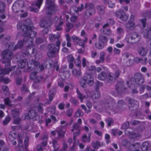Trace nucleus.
<instances>
[{"mask_svg":"<svg viewBox=\"0 0 151 151\" xmlns=\"http://www.w3.org/2000/svg\"><path fill=\"white\" fill-rule=\"evenodd\" d=\"M33 27H32L30 29H28L27 30L23 31L24 32L23 34V36H24V41L26 40V42L27 40V44L29 47L35 46L33 38L36 37L37 33L35 31L32 30Z\"/></svg>","mask_w":151,"mask_h":151,"instance_id":"1","label":"nucleus"},{"mask_svg":"<svg viewBox=\"0 0 151 151\" xmlns=\"http://www.w3.org/2000/svg\"><path fill=\"white\" fill-rule=\"evenodd\" d=\"M56 45L54 43L48 45L47 47L48 52L47 54L49 57L54 58L55 56V55L58 53L60 43L58 40L56 41Z\"/></svg>","mask_w":151,"mask_h":151,"instance_id":"2","label":"nucleus"},{"mask_svg":"<svg viewBox=\"0 0 151 151\" xmlns=\"http://www.w3.org/2000/svg\"><path fill=\"white\" fill-rule=\"evenodd\" d=\"M105 108L107 111H111L115 112H118L116 102L114 99L110 97H109L104 102Z\"/></svg>","mask_w":151,"mask_h":151,"instance_id":"3","label":"nucleus"},{"mask_svg":"<svg viewBox=\"0 0 151 151\" xmlns=\"http://www.w3.org/2000/svg\"><path fill=\"white\" fill-rule=\"evenodd\" d=\"M45 7L46 9L47 10L46 14L48 15H55L58 10V6L52 0H46Z\"/></svg>","mask_w":151,"mask_h":151,"instance_id":"4","label":"nucleus"},{"mask_svg":"<svg viewBox=\"0 0 151 151\" xmlns=\"http://www.w3.org/2000/svg\"><path fill=\"white\" fill-rule=\"evenodd\" d=\"M1 62L4 64L6 63L7 66H10L11 60L13 56L12 52L9 50L5 49L1 52Z\"/></svg>","mask_w":151,"mask_h":151,"instance_id":"5","label":"nucleus"},{"mask_svg":"<svg viewBox=\"0 0 151 151\" xmlns=\"http://www.w3.org/2000/svg\"><path fill=\"white\" fill-rule=\"evenodd\" d=\"M141 35L136 32H132L127 35L126 40L129 44L135 43L138 42L141 39Z\"/></svg>","mask_w":151,"mask_h":151,"instance_id":"6","label":"nucleus"},{"mask_svg":"<svg viewBox=\"0 0 151 151\" xmlns=\"http://www.w3.org/2000/svg\"><path fill=\"white\" fill-rule=\"evenodd\" d=\"M130 81L132 84L139 86L144 83V79L141 74L137 73L134 75V78H131Z\"/></svg>","mask_w":151,"mask_h":151,"instance_id":"7","label":"nucleus"},{"mask_svg":"<svg viewBox=\"0 0 151 151\" xmlns=\"http://www.w3.org/2000/svg\"><path fill=\"white\" fill-rule=\"evenodd\" d=\"M4 34L0 35V41H2V44L5 45L6 47H8L10 50L12 49L14 50V43L12 42H10L9 44H7L8 42L10 41L11 37L9 36L4 37Z\"/></svg>","mask_w":151,"mask_h":151,"instance_id":"8","label":"nucleus"},{"mask_svg":"<svg viewBox=\"0 0 151 151\" xmlns=\"http://www.w3.org/2000/svg\"><path fill=\"white\" fill-rule=\"evenodd\" d=\"M31 22L30 19H27L23 21V24L21 25V23H19L17 25V27L22 29V31L27 30L28 29H30L32 28V27H33V26H29Z\"/></svg>","mask_w":151,"mask_h":151,"instance_id":"9","label":"nucleus"},{"mask_svg":"<svg viewBox=\"0 0 151 151\" xmlns=\"http://www.w3.org/2000/svg\"><path fill=\"white\" fill-rule=\"evenodd\" d=\"M134 16L133 15H131L130 17V19L129 20L126 24V27L127 30L132 31L135 27V24L134 23Z\"/></svg>","mask_w":151,"mask_h":151,"instance_id":"10","label":"nucleus"},{"mask_svg":"<svg viewBox=\"0 0 151 151\" xmlns=\"http://www.w3.org/2000/svg\"><path fill=\"white\" fill-rule=\"evenodd\" d=\"M115 14L116 17L124 21H126L128 19V17L124 11L121 9L117 10L115 12Z\"/></svg>","mask_w":151,"mask_h":151,"instance_id":"11","label":"nucleus"},{"mask_svg":"<svg viewBox=\"0 0 151 151\" xmlns=\"http://www.w3.org/2000/svg\"><path fill=\"white\" fill-rule=\"evenodd\" d=\"M129 108L132 110H136L138 107V103L135 99H129L128 100Z\"/></svg>","mask_w":151,"mask_h":151,"instance_id":"12","label":"nucleus"},{"mask_svg":"<svg viewBox=\"0 0 151 151\" xmlns=\"http://www.w3.org/2000/svg\"><path fill=\"white\" fill-rule=\"evenodd\" d=\"M124 83L123 81H119L116 84V89L118 93H120L125 89L124 86Z\"/></svg>","mask_w":151,"mask_h":151,"instance_id":"13","label":"nucleus"},{"mask_svg":"<svg viewBox=\"0 0 151 151\" xmlns=\"http://www.w3.org/2000/svg\"><path fill=\"white\" fill-rule=\"evenodd\" d=\"M83 78L89 85L91 86L93 84V78L91 74L88 73H86Z\"/></svg>","mask_w":151,"mask_h":151,"instance_id":"14","label":"nucleus"},{"mask_svg":"<svg viewBox=\"0 0 151 151\" xmlns=\"http://www.w3.org/2000/svg\"><path fill=\"white\" fill-rule=\"evenodd\" d=\"M52 19L50 17L47 20H43L40 21L39 23L40 26L42 28L50 27Z\"/></svg>","mask_w":151,"mask_h":151,"instance_id":"15","label":"nucleus"},{"mask_svg":"<svg viewBox=\"0 0 151 151\" xmlns=\"http://www.w3.org/2000/svg\"><path fill=\"white\" fill-rule=\"evenodd\" d=\"M43 0H36L33 4L38 7V9L30 8V10L31 11H33L35 13H37L38 12L39 9L40 8V6L42 4Z\"/></svg>","mask_w":151,"mask_h":151,"instance_id":"16","label":"nucleus"},{"mask_svg":"<svg viewBox=\"0 0 151 151\" xmlns=\"http://www.w3.org/2000/svg\"><path fill=\"white\" fill-rule=\"evenodd\" d=\"M32 62L36 66L35 69H37L36 70V73L39 72L44 69V67L42 64H40L39 63L33 60H32Z\"/></svg>","mask_w":151,"mask_h":151,"instance_id":"17","label":"nucleus"},{"mask_svg":"<svg viewBox=\"0 0 151 151\" xmlns=\"http://www.w3.org/2000/svg\"><path fill=\"white\" fill-rule=\"evenodd\" d=\"M109 26L108 23H106L102 27V29H101V32L104 35H110L111 33V31L110 29L106 27Z\"/></svg>","mask_w":151,"mask_h":151,"instance_id":"18","label":"nucleus"},{"mask_svg":"<svg viewBox=\"0 0 151 151\" xmlns=\"http://www.w3.org/2000/svg\"><path fill=\"white\" fill-rule=\"evenodd\" d=\"M125 132L126 134L129 135L132 139L136 137L137 136V134L134 133V130L132 129L125 130Z\"/></svg>","mask_w":151,"mask_h":151,"instance_id":"19","label":"nucleus"},{"mask_svg":"<svg viewBox=\"0 0 151 151\" xmlns=\"http://www.w3.org/2000/svg\"><path fill=\"white\" fill-rule=\"evenodd\" d=\"M15 67V66H14L9 68H6L4 69H2L0 68V75L1 74L5 75L9 74L10 71H12L13 68H14Z\"/></svg>","mask_w":151,"mask_h":151,"instance_id":"20","label":"nucleus"},{"mask_svg":"<svg viewBox=\"0 0 151 151\" xmlns=\"http://www.w3.org/2000/svg\"><path fill=\"white\" fill-rule=\"evenodd\" d=\"M112 68H116L114 76V79L116 80L119 78L121 74V71L119 68H117V66L116 65H113L112 66Z\"/></svg>","mask_w":151,"mask_h":151,"instance_id":"21","label":"nucleus"},{"mask_svg":"<svg viewBox=\"0 0 151 151\" xmlns=\"http://www.w3.org/2000/svg\"><path fill=\"white\" fill-rule=\"evenodd\" d=\"M148 52V49L143 47H140L138 50L139 54L142 56H145L147 53Z\"/></svg>","mask_w":151,"mask_h":151,"instance_id":"22","label":"nucleus"},{"mask_svg":"<svg viewBox=\"0 0 151 151\" xmlns=\"http://www.w3.org/2000/svg\"><path fill=\"white\" fill-rule=\"evenodd\" d=\"M96 8L98 14L100 15H103L104 14L106 7L104 6H97L96 7Z\"/></svg>","mask_w":151,"mask_h":151,"instance_id":"23","label":"nucleus"},{"mask_svg":"<svg viewBox=\"0 0 151 151\" xmlns=\"http://www.w3.org/2000/svg\"><path fill=\"white\" fill-rule=\"evenodd\" d=\"M17 134L13 131H10L9 133L8 139L10 142H13L17 137Z\"/></svg>","mask_w":151,"mask_h":151,"instance_id":"24","label":"nucleus"},{"mask_svg":"<svg viewBox=\"0 0 151 151\" xmlns=\"http://www.w3.org/2000/svg\"><path fill=\"white\" fill-rule=\"evenodd\" d=\"M108 39L104 35H101L99 37V41L106 45L107 43Z\"/></svg>","mask_w":151,"mask_h":151,"instance_id":"25","label":"nucleus"},{"mask_svg":"<svg viewBox=\"0 0 151 151\" xmlns=\"http://www.w3.org/2000/svg\"><path fill=\"white\" fill-rule=\"evenodd\" d=\"M27 40L26 42V40H25L24 42V40H23V42L22 40H21L16 45L14 46V50H16L17 48H21V47H22L24 44H25L27 42Z\"/></svg>","mask_w":151,"mask_h":151,"instance_id":"26","label":"nucleus"},{"mask_svg":"<svg viewBox=\"0 0 151 151\" xmlns=\"http://www.w3.org/2000/svg\"><path fill=\"white\" fill-rule=\"evenodd\" d=\"M107 74L104 72H101L98 75V78L100 80H104L107 77Z\"/></svg>","mask_w":151,"mask_h":151,"instance_id":"27","label":"nucleus"},{"mask_svg":"<svg viewBox=\"0 0 151 151\" xmlns=\"http://www.w3.org/2000/svg\"><path fill=\"white\" fill-rule=\"evenodd\" d=\"M106 78L107 81L110 83H113L116 80L111 73H108L107 77Z\"/></svg>","mask_w":151,"mask_h":151,"instance_id":"28","label":"nucleus"},{"mask_svg":"<svg viewBox=\"0 0 151 151\" xmlns=\"http://www.w3.org/2000/svg\"><path fill=\"white\" fill-rule=\"evenodd\" d=\"M56 91L55 89L53 88L51 89L49 92V97L50 101H51L53 99Z\"/></svg>","mask_w":151,"mask_h":151,"instance_id":"29","label":"nucleus"},{"mask_svg":"<svg viewBox=\"0 0 151 151\" xmlns=\"http://www.w3.org/2000/svg\"><path fill=\"white\" fill-rule=\"evenodd\" d=\"M95 13V9H90L86 10L85 13V15L87 17H90Z\"/></svg>","mask_w":151,"mask_h":151,"instance_id":"30","label":"nucleus"},{"mask_svg":"<svg viewBox=\"0 0 151 151\" xmlns=\"http://www.w3.org/2000/svg\"><path fill=\"white\" fill-rule=\"evenodd\" d=\"M60 37L59 35H52L51 34L49 35L50 40L52 42L55 41L56 39L58 40Z\"/></svg>","mask_w":151,"mask_h":151,"instance_id":"31","label":"nucleus"},{"mask_svg":"<svg viewBox=\"0 0 151 151\" xmlns=\"http://www.w3.org/2000/svg\"><path fill=\"white\" fill-rule=\"evenodd\" d=\"M19 114V109H14L12 110V116L16 117Z\"/></svg>","mask_w":151,"mask_h":151,"instance_id":"32","label":"nucleus"},{"mask_svg":"<svg viewBox=\"0 0 151 151\" xmlns=\"http://www.w3.org/2000/svg\"><path fill=\"white\" fill-rule=\"evenodd\" d=\"M26 59L25 58L21 60L18 64L19 67L21 68H24L26 65Z\"/></svg>","mask_w":151,"mask_h":151,"instance_id":"33","label":"nucleus"},{"mask_svg":"<svg viewBox=\"0 0 151 151\" xmlns=\"http://www.w3.org/2000/svg\"><path fill=\"white\" fill-rule=\"evenodd\" d=\"M149 146V143L147 142H143L141 146V150L142 151H147Z\"/></svg>","mask_w":151,"mask_h":151,"instance_id":"34","label":"nucleus"},{"mask_svg":"<svg viewBox=\"0 0 151 151\" xmlns=\"http://www.w3.org/2000/svg\"><path fill=\"white\" fill-rule=\"evenodd\" d=\"M91 134H89V135L87 137V135L84 134L82 136V141L83 142H86L87 141L89 142L91 140Z\"/></svg>","mask_w":151,"mask_h":151,"instance_id":"35","label":"nucleus"},{"mask_svg":"<svg viewBox=\"0 0 151 151\" xmlns=\"http://www.w3.org/2000/svg\"><path fill=\"white\" fill-rule=\"evenodd\" d=\"M100 96V93L98 91L93 92L91 97L93 99H98L99 98Z\"/></svg>","mask_w":151,"mask_h":151,"instance_id":"36","label":"nucleus"},{"mask_svg":"<svg viewBox=\"0 0 151 151\" xmlns=\"http://www.w3.org/2000/svg\"><path fill=\"white\" fill-rule=\"evenodd\" d=\"M73 129H71V132H73L75 131L81 130V125L76 122L73 126Z\"/></svg>","mask_w":151,"mask_h":151,"instance_id":"37","label":"nucleus"},{"mask_svg":"<svg viewBox=\"0 0 151 151\" xmlns=\"http://www.w3.org/2000/svg\"><path fill=\"white\" fill-rule=\"evenodd\" d=\"M21 8L17 4L14 3L13 5L12 9L14 12L17 13L20 11Z\"/></svg>","mask_w":151,"mask_h":151,"instance_id":"38","label":"nucleus"},{"mask_svg":"<svg viewBox=\"0 0 151 151\" xmlns=\"http://www.w3.org/2000/svg\"><path fill=\"white\" fill-rule=\"evenodd\" d=\"M125 105V103L124 101L123 100H121L119 101L117 104V110H118V109H119L123 110V106Z\"/></svg>","mask_w":151,"mask_h":151,"instance_id":"39","label":"nucleus"},{"mask_svg":"<svg viewBox=\"0 0 151 151\" xmlns=\"http://www.w3.org/2000/svg\"><path fill=\"white\" fill-rule=\"evenodd\" d=\"M76 91L78 98L80 99L81 101L82 102L83 99L86 98V96L82 94L78 88L76 89Z\"/></svg>","mask_w":151,"mask_h":151,"instance_id":"40","label":"nucleus"},{"mask_svg":"<svg viewBox=\"0 0 151 151\" xmlns=\"http://www.w3.org/2000/svg\"><path fill=\"white\" fill-rule=\"evenodd\" d=\"M85 7L86 9V10L90 9H95L94 6L91 3H86L85 5Z\"/></svg>","mask_w":151,"mask_h":151,"instance_id":"41","label":"nucleus"},{"mask_svg":"<svg viewBox=\"0 0 151 151\" xmlns=\"http://www.w3.org/2000/svg\"><path fill=\"white\" fill-rule=\"evenodd\" d=\"M23 141L20 137L18 139V147L20 151H22L24 150L23 146L22 144Z\"/></svg>","mask_w":151,"mask_h":151,"instance_id":"42","label":"nucleus"},{"mask_svg":"<svg viewBox=\"0 0 151 151\" xmlns=\"http://www.w3.org/2000/svg\"><path fill=\"white\" fill-rule=\"evenodd\" d=\"M91 145L93 148L96 149H98L101 146L100 142L98 141H96L95 142H92Z\"/></svg>","mask_w":151,"mask_h":151,"instance_id":"43","label":"nucleus"},{"mask_svg":"<svg viewBox=\"0 0 151 151\" xmlns=\"http://www.w3.org/2000/svg\"><path fill=\"white\" fill-rule=\"evenodd\" d=\"M57 132L58 137V138L60 139V137H64L65 132L61 129H60L59 130H57Z\"/></svg>","mask_w":151,"mask_h":151,"instance_id":"44","label":"nucleus"},{"mask_svg":"<svg viewBox=\"0 0 151 151\" xmlns=\"http://www.w3.org/2000/svg\"><path fill=\"white\" fill-rule=\"evenodd\" d=\"M86 83V81L83 78H81L80 80V84L81 87L83 88H86L87 86Z\"/></svg>","mask_w":151,"mask_h":151,"instance_id":"45","label":"nucleus"},{"mask_svg":"<svg viewBox=\"0 0 151 151\" xmlns=\"http://www.w3.org/2000/svg\"><path fill=\"white\" fill-rule=\"evenodd\" d=\"M34 46H31L30 47H29V46L28 45V47L29 48L30 50H31V48H32V54H34V55L35 57V58H37V55L38 54H39V53H37V49L36 48L33 47Z\"/></svg>","mask_w":151,"mask_h":151,"instance_id":"46","label":"nucleus"},{"mask_svg":"<svg viewBox=\"0 0 151 151\" xmlns=\"http://www.w3.org/2000/svg\"><path fill=\"white\" fill-rule=\"evenodd\" d=\"M105 45L102 43L99 42V41L98 42L95 43V44L96 47L99 50L102 49Z\"/></svg>","mask_w":151,"mask_h":151,"instance_id":"47","label":"nucleus"},{"mask_svg":"<svg viewBox=\"0 0 151 151\" xmlns=\"http://www.w3.org/2000/svg\"><path fill=\"white\" fill-rule=\"evenodd\" d=\"M143 35L145 37L151 39V30H145L144 32Z\"/></svg>","mask_w":151,"mask_h":151,"instance_id":"48","label":"nucleus"},{"mask_svg":"<svg viewBox=\"0 0 151 151\" xmlns=\"http://www.w3.org/2000/svg\"><path fill=\"white\" fill-rule=\"evenodd\" d=\"M106 122L108 127H110L114 123L113 120L110 118H108L105 120Z\"/></svg>","mask_w":151,"mask_h":151,"instance_id":"49","label":"nucleus"},{"mask_svg":"<svg viewBox=\"0 0 151 151\" xmlns=\"http://www.w3.org/2000/svg\"><path fill=\"white\" fill-rule=\"evenodd\" d=\"M11 118L9 116H6L5 119L3 121V124L4 125H6L11 121Z\"/></svg>","mask_w":151,"mask_h":151,"instance_id":"50","label":"nucleus"},{"mask_svg":"<svg viewBox=\"0 0 151 151\" xmlns=\"http://www.w3.org/2000/svg\"><path fill=\"white\" fill-rule=\"evenodd\" d=\"M21 91L23 93L28 92L29 91L27 86L25 84L23 85L22 87L21 88Z\"/></svg>","mask_w":151,"mask_h":151,"instance_id":"51","label":"nucleus"},{"mask_svg":"<svg viewBox=\"0 0 151 151\" xmlns=\"http://www.w3.org/2000/svg\"><path fill=\"white\" fill-rule=\"evenodd\" d=\"M43 104L42 103H40L37 106L38 111L39 112L42 113L43 111Z\"/></svg>","mask_w":151,"mask_h":151,"instance_id":"52","label":"nucleus"},{"mask_svg":"<svg viewBox=\"0 0 151 151\" xmlns=\"http://www.w3.org/2000/svg\"><path fill=\"white\" fill-rule=\"evenodd\" d=\"M28 115L29 118H33L36 116V112L34 111L30 110L28 113Z\"/></svg>","mask_w":151,"mask_h":151,"instance_id":"53","label":"nucleus"},{"mask_svg":"<svg viewBox=\"0 0 151 151\" xmlns=\"http://www.w3.org/2000/svg\"><path fill=\"white\" fill-rule=\"evenodd\" d=\"M72 72L73 74L77 75L78 78L81 75V72L79 70H77L76 69H74Z\"/></svg>","mask_w":151,"mask_h":151,"instance_id":"54","label":"nucleus"},{"mask_svg":"<svg viewBox=\"0 0 151 151\" xmlns=\"http://www.w3.org/2000/svg\"><path fill=\"white\" fill-rule=\"evenodd\" d=\"M0 82H3L7 84L9 83L10 81L8 78H5L1 76L0 77Z\"/></svg>","mask_w":151,"mask_h":151,"instance_id":"55","label":"nucleus"},{"mask_svg":"<svg viewBox=\"0 0 151 151\" xmlns=\"http://www.w3.org/2000/svg\"><path fill=\"white\" fill-rule=\"evenodd\" d=\"M4 101L6 104L9 106H12V105L11 104V101L8 97L4 99Z\"/></svg>","mask_w":151,"mask_h":151,"instance_id":"56","label":"nucleus"},{"mask_svg":"<svg viewBox=\"0 0 151 151\" xmlns=\"http://www.w3.org/2000/svg\"><path fill=\"white\" fill-rule=\"evenodd\" d=\"M5 7V4L4 3L0 1V12L3 13Z\"/></svg>","mask_w":151,"mask_h":151,"instance_id":"57","label":"nucleus"},{"mask_svg":"<svg viewBox=\"0 0 151 151\" xmlns=\"http://www.w3.org/2000/svg\"><path fill=\"white\" fill-rule=\"evenodd\" d=\"M82 64L84 68L87 67L89 65V63L88 61L86 60L85 58H83L82 60Z\"/></svg>","mask_w":151,"mask_h":151,"instance_id":"58","label":"nucleus"},{"mask_svg":"<svg viewBox=\"0 0 151 151\" xmlns=\"http://www.w3.org/2000/svg\"><path fill=\"white\" fill-rule=\"evenodd\" d=\"M80 56H78L74 61L75 64L79 67H80L81 65V61L80 60Z\"/></svg>","mask_w":151,"mask_h":151,"instance_id":"59","label":"nucleus"},{"mask_svg":"<svg viewBox=\"0 0 151 151\" xmlns=\"http://www.w3.org/2000/svg\"><path fill=\"white\" fill-rule=\"evenodd\" d=\"M29 139L28 137H26L24 140V144L25 145V149L26 151H28L27 147H28V142Z\"/></svg>","mask_w":151,"mask_h":151,"instance_id":"60","label":"nucleus"},{"mask_svg":"<svg viewBox=\"0 0 151 151\" xmlns=\"http://www.w3.org/2000/svg\"><path fill=\"white\" fill-rule=\"evenodd\" d=\"M122 144L123 146L127 147L129 146L130 142L127 139H124L122 141Z\"/></svg>","mask_w":151,"mask_h":151,"instance_id":"61","label":"nucleus"},{"mask_svg":"<svg viewBox=\"0 0 151 151\" xmlns=\"http://www.w3.org/2000/svg\"><path fill=\"white\" fill-rule=\"evenodd\" d=\"M17 4L19 7L22 8L24 5V3L23 1L21 0H19L16 1L15 3Z\"/></svg>","mask_w":151,"mask_h":151,"instance_id":"62","label":"nucleus"},{"mask_svg":"<svg viewBox=\"0 0 151 151\" xmlns=\"http://www.w3.org/2000/svg\"><path fill=\"white\" fill-rule=\"evenodd\" d=\"M77 44L82 47L83 48L85 47V43L83 40L80 38L77 41Z\"/></svg>","mask_w":151,"mask_h":151,"instance_id":"63","label":"nucleus"},{"mask_svg":"<svg viewBox=\"0 0 151 151\" xmlns=\"http://www.w3.org/2000/svg\"><path fill=\"white\" fill-rule=\"evenodd\" d=\"M76 116L79 117L83 116V113L81 110L79 109L76 112Z\"/></svg>","mask_w":151,"mask_h":151,"instance_id":"64","label":"nucleus"}]
</instances>
